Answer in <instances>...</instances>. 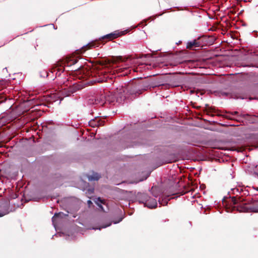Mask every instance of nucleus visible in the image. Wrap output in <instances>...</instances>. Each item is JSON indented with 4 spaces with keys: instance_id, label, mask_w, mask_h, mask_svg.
Returning <instances> with one entry per match:
<instances>
[{
    "instance_id": "obj_11",
    "label": "nucleus",
    "mask_w": 258,
    "mask_h": 258,
    "mask_svg": "<svg viewBox=\"0 0 258 258\" xmlns=\"http://www.w3.org/2000/svg\"><path fill=\"white\" fill-rule=\"evenodd\" d=\"M95 202L102 211H104L101 205V204H104V202L100 198H97L96 200L95 201Z\"/></svg>"
},
{
    "instance_id": "obj_8",
    "label": "nucleus",
    "mask_w": 258,
    "mask_h": 258,
    "mask_svg": "<svg viewBox=\"0 0 258 258\" xmlns=\"http://www.w3.org/2000/svg\"><path fill=\"white\" fill-rule=\"evenodd\" d=\"M199 44L196 40H194L190 41H188L187 43L186 48L187 49H192L194 47H198Z\"/></svg>"
},
{
    "instance_id": "obj_20",
    "label": "nucleus",
    "mask_w": 258,
    "mask_h": 258,
    "mask_svg": "<svg viewBox=\"0 0 258 258\" xmlns=\"http://www.w3.org/2000/svg\"><path fill=\"white\" fill-rule=\"evenodd\" d=\"M236 113H237V112L235 111V112H234V114H236Z\"/></svg>"
},
{
    "instance_id": "obj_10",
    "label": "nucleus",
    "mask_w": 258,
    "mask_h": 258,
    "mask_svg": "<svg viewBox=\"0 0 258 258\" xmlns=\"http://www.w3.org/2000/svg\"><path fill=\"white\" fill-rule=\"evenodd\" d=\"M8 213L9 211L7 206L0 207V217H3Z\"/></svg>"
},
{
    "instance_id": "obj_19",
    "label": "nucleus",
    "mask_w": 258,
    "mask_h": 258,
    "mask_svg": "<svg viewBox=\"0 0 258 258\" xmlns=\"http://www.w3.org/2000/svg\"><path fill=\"white\" fill-rule=\"evenodd\" d=\"M127 72H125V73H123V75H126V74H127Z\"/></svg>"
},
{
    "instance_id": "obj_16",
    "label": "nucleus",
    "mask_w": 258,
    "mask_h": 258,
    "mask_svg": "<svg viewBox=\"0 0 258 258\" xmlns=\"http://www.w3.org/2000/svg\"><path fill=\"white\" fill-rule=\"evenodd\" d=\"M122 220V218H120L118 221H114V224H117Z\"/></svg>"
},
{
    "instance_id": "obj_4",
    "label": "nucleus",
    "mask_w": 258,
    "mask_h": 258,
    "mask_svg": "<svg viewBox=\"0 0 258 258\" xmlns=\"http://www.w3.org/2000/svg\"><path fill=\"white\" fill-rule=\"evenodd\" d=\"M106 103V94L105 92H100L97 94L94 98L90 99L89 103L90 104H95L100 106L103 105Z\"/></svg>"
},
{
    "instance_id": "obj_13",
    "label": "nucleus",
    "mask_w": 258,
    "mask_h": 258,
    "mask_svg": "<svg viewBox=\"0 0 258 258\" xmlns=\"http://www.w3.org/2000/svg\"><path fill=\"white\" fill-rule=\"evenodd\" d=\"M61 215V213H59L58 214H55L52 217V222L53 223H54V220L57 217H58L59 216H60Z\"/></svg>"
},
{
    "instance_id": "obj_12",
    "label": "nucleus",
    "mask_w": 258,
    "mask_h": 258,
    "mask_svg": "<svg viewBox=\"0 0 258 258\" xmlns=\"http://www.w3.org/2000/svg\"><path fill=\"white\" fill-rule=\"evenodd\" d=\"M159 204H161L162 206L166 205L168 203V200L166 199H165V200H163L162 202L159 200Z\"/></svg>"
},
{
    "instance_id": "obj_5",
    "label": "nucleus",
    "mask_w": 258,
    "mask_h": 258,
    "mask_svg": "<svg viewBox=\"0 0 258 258\" xmlns=\"http://www.w3.org/2000/svg\"><path fill=\"white\" fill-rule=\"evenodd\" d=\"M237 210L241 212H258V204L251 205L241 203L237 206Z\"/></svg>"
},
{
    "instance_id": "obj_15",
    "label": "nucleus",
    "mask_w": 258,
    "mask_h": 258,
    "mask_svg": "<svg viewBox=\"0 0 258 258\" xmlns=\"http://www.w3.org/2000/svg\"><path fill=\"white\" fill-rule=\"evenodd\" d=\"M88 46L89 48H91L92 47H96V45L95 43L88 44Z\"/></svg>"
},
{
    "instance_id": "obj_3",
    "label": "nucleus",
    "mask_w": 258,
    "mask_h": 258,
    "mask_svg": "<svg viewBox=\"0 0 258 258\" xmlns=\"http://www.w3.org/2000/svg\"><path fill=\"white\" fill-rule=\"evenodd\" d=\"M140 202L144 204L145 206L149 208H155L157 206V200L151 197H149L147 194H143L139 197Z\"/></svg>"
},
{
    "instance_id": "obj_2",
    "label": "nucleus",
    "mask_w": 258,
    "mask_h": 258,
    "mask_svg": "<svg viewBox=\"0 0 258 258\" xmlns=\"http://www.w3.org/2000/svg\"><path fill=\"white\" fill-rule=\"evenodd\" d=\"M118 89H119V88H117L114 92L106 94V102L113 103L116 102L118 103H121L125 100V96L124 94H118L117 92Z\"/></svg>"
},
{
    "instance_id": "obj_6",
    "label": "nucleus",
    "mask_w": 258,
    "mask_h": 258,
    "mask_svg": "<svg viewBox=\"0 0 258 258\" xmlns=\"http://www.w3.org/2000/svg\"><path fill=\"white\" fill-rule=\"evenodd\" d=\"M85 87V85L81 82L74 83L71 85L67 90L66 88L64 89L63 93L66 96L70 95L78 90H80Z\"/></svg>"
},
{
    "instance_id": "obj_17",
    "label": "nucleus",
    "mask_w": 258,
    "mask_h": 258,
    "mask_svg": "<svg viewBox=\"0 0 258 258\" xmlns=\"http://www.w3.org/2000/svg\"><path fill=\"white\" fill-rule=\"evenodd\" d=\"M87 203L89 206L92 204V202L90 200H88Z\"/></svg>"
},
{
    "instance_id": "obj_18",
    "label": "nucleus",
    "mask_w": 258,
    "mask_h": 258,
    "mask_svg": "<svg viewBox=\"0 0 258 258\" xmlns=\"http://www.w3.org/2000/svg\"><path fill=\"white\" fill-rule=\"evenodd\" d=\"M233 202L234 205H236L238 203L237 201L235 199L233 200Z\"/></svg>"
},
{
    "instance_id": "obj_7",
    "label": "nucleus",
    "mask_w": 258,
    "mask_h": 258,
    "mask_svg": "<svg viewBox=\"0 0 258 258\" xmlns=\"http://www.w3.org/2000/svg\"><path fill=\"white\" fill-rule=\"evenodd\" d=\"M100 177V175L96 172H93L92 175H88L89 181L98 180Z\"/></svg>"
},
{
    "instance_id": "obj_1",
    "label": "nucleus",
    "mask_w": 258,
    "mask_h": 258,
    "mask_svg": "<svg viewBox=\"0 0 258 258\" xmlns=\"http://www.w3.org/2000/svg\"><path fill=\"white\" fill-rule=\"evenodd\" d=\"M145 90L146 89H143L139 84L130 83L126 87L123 86L119 87V89L117 90V92L118 94H124L125 96V99H132L141 94L143 91Z\"/></svg>"
},
{
    "instance_id": "obj_14",
    "label": "nucleus",
    "mask_w": 258,
    "mask_h": 258,
    "mask_svg": "<svg viewBox=\"0 0 258 258\" xmlns=\"http://www.w3.org/2000/svg\"><path fill=\"white\" fill-rule=\"evenodd\" d=\"M111 225V223H109L108 224L106 225H103V226H102L101 228H98L99 229H100L101 228H106L107 227H108L110 225ZM98 228H93V229H97Z\"/></svg>"
},
{
    "instance_id": "obj_9",
    "label": "nucleus",
    "mask_w": 258,
    "mask_h": 258,
    "mask_svg": "<svg viewBox=\"0 0 258 258\" xmlns=\"http://www.w3.org/2000/svg\"><path fill=\"white\" fill-rule=\"evenodd\" d=\"M119 36V33H111L110 34H108L104 36L103 38H108L109 39H112L118 37Z\"/></svg>"
}]
</instances>
